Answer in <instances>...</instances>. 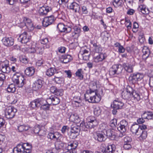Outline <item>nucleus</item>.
Returning a JSON list of instances; mask_svg holds the SVG:
<instances>
[{
    "label": "nucleus",
    "mask_w": 153,
    "mask_h": 153,
    "mask_svg": "<svg viewBox=\"0 0 153 153\" xmlns=\"http://www.w3.org/2000/svg\"><path fill=\"white\" fill-rule=\"evenodd\" d=\"M124 67L121 65H112L110 68L109 74L111 76L115 75H118L122 73L124 68L125 70L127 72L131 73L133 72V64H129V63H124Z\"/></svg>",
    "instance_id": "obj_1"
},
{
    "label": "nucleus",
    "mask_w": 153,
    "mask_h": 153,
    "mask_svg": "<svg viewBox=\"0 0 153 153\" xmlns=\"http://www.w3.org/2000/svg\"><path fill=\"white\" fill-rule=\"evenodd\" d=\"M32 146L28 143H23L18 144L14 148L13 153H30Z\"/></svg>",
    "instance_id": "obj_2"
},
{
    "label": "nucleus",
    "mask_w": 153,
    "mask_h": 153,
    "mask_svg": "<svg viewBox=\"0 0 153 153\" xmlns=\"http://www.w3.org/2000/svg\"><path fill=\"white\" fill-rule=\"evenodd\" d=\"M12 81L19 88L22 87L25 83V79L20 74L16 73L13 74L12 78Z\"/></svg>",
    "instance_id": "obj_3"
},
{
    "label": "nucleus",
    "mask_w": 153,
    "mask_h": 153,
    "mask_svg": "<svg viewBox=\"0 0 153 153\" xmlns=\"http://www.w3.org/2000/svg\"><path fill=\"white\" fill-rule=\"evenodd\" d=\"M111 136V134H109L106 133L104 132L101 131L95 133L94 134V138L96 140L100 142H102L106 140L107 136Z\"/></svg>",
    "instance_id": "obj_4"
},
{
    "label": "nucleus",
    "mask_w": 153,
    "mask_h": 153,
    "mask_svg": "<svg viewBox=\"0 0 153 153\" xmlns=\"http://www.w3.org/2000/svg\"><path fill=\"white\" fill-rule=\"evenodd\" d=\"M133 91V88L129 86H127L121 93L122 97L125 100H131Z\"/></svg>",
    "instance_id": "obj_5"
},
{
    "label": "nucleus",
    "mask_w": 153,
    "mask_h": 153,
    "mask_svg": "<svg viewBox=\"0 0 153 153\" xmlns=\"http://www.w3.org/2000/svg\"><path fill=\"white\" fill-rule=\"evenodd\" d=\"M143 75L140 73H135L131 74L128 78L129 82L133 84L141 81L143 78Z\"/></svg>",
    "instance_id": "obj_6"
},
{
    "label": "nucleus",
    "mask_w": 153,
    "mask_h": 153,
    "mask_svg": "<svg viewBox=\"0 0 153 153\" xmlns=\"http://www.w3.org/2000/svg\"><path fill=\"white\" fill-rule=\"evenodd\" d=\"M115 149V146L114 144L106 146L105 144H102L100 149L103 153H114Z\"/></svg>",
    "instance_id": "obj_7"
},
{
    "label": "nucleus",
    "mask_w": 153,
    "mask_h": 153,
    "mask_svg": "<svg viewBox=\"0 0 153 153\" xmlns=\"http://www.w3.org/2000/svg\"><path fill=\"white\" fill-rule=\"evenodd\" d=\"M17 110L12 106L7 107L5 111V116L8 119H11L13 118L15 115Z\"/></svg>",
    "instance_id": "obj_8"
},
{
    "label": "nucleus",
    "mask_w": 153,
    "mask_h": 153,
    "mask_svg": "<svg viewBox=\"0 0 153 153\" xmlns=\"http://www.w3.org/2000/svg\"><path fill=\"white\" fill-rule=\"evenodd\" d=\"M0 65L1 71L3 73H8L11 71L9 66V62L7 60L0 61Z\"/></svg>",
    "instance_id": "obj_9"
},
{
    "label": "nucleus",
    "mask_w": 153,
    "mask_h": 153,
    "mask_svg": "<svg viewBox=\"0 0 153 153\" xmlns=\"http://www.w3.org/2000/svg\"><path fill=\"white\" fill-rule=\"evenodd\" d=\"M28 33L29 32H25L20 35L18 38V41L22 43L25 44L28 42L31 38L29 36Z\"/></svg>",
    "instance_id": "obj_10"
},
{
    "label": "nucleus",
    "mask_w": 153,
    "mask_h": 153,
    "mask_svg": "<svg viewBox=\"0 0 153 153\" xmlns=\"http://www.w3.org/2000/svg\"><path fill=\"white\" fill-rule=\"evenodd\" d=\"M51 8L49 6L45 5L40 7L38 10V13L40 16H44L51 10Z\"/></svg>",
    "instance_id": "obj_11"
},
{
    "label": "nucleus",
    "mask_w": 153,
    "mask_h": 153,
    "mask_svg": "<svg viewBox=\"0 0 153 153\" xmlns=\"http://www.w3.org/2000/svg\"><path fill=\"white\" fill-rule=\"evenodd\" d=\"M87 126L88 127L90 128H94V127L98 125L97 122L95 117L93 116H90L87 118Z\"/></svg>",
    "instance_id": "obj_12"
},
{
    "label": "nucleus",
    "mask_w": 153,
    "mask_h": 153,
    "mask_svg": "<svg viewBox=\"0 0 153 153\" xmlns=\"http://www.w3.org/2000/svg\"><path fill=\"white\" fill-rule=\"evenodd\" d=\"M92 92L94 93H92L91 95H90L89 102L92 103L99 102L101 100L100 95L96 91H92Z\"/></svg>",
    "instance_id": "obj_13"
},
{
    "label": "nucleus",
    "mask_w": 153,
    "mask_h": 153,
    "mask_svg": "<svg viewBox=\"0 0 153 153\" xmlns=\"http://www.w3.org/2000/svg\"><path fill=\"white\" fill-rule=\"evenodd\" d=\"M55 20V18L53 15L44 18L42 24L44 27H47L52 24Z\"/></svg>",
    "instance_id": "obj_14"
},
{
    "label": "nucleus",
    "mask_w": 153,
    "mask_h": 153,
    "mask_svg": "<svg viewBox=\"0 0 153 153\" xmlns=\"http://www.w3.org/2000/svg\"><path fill=\"white\" fill-rule=\"evenodd\" d=\"M3 44L7 47H10L13 45L14 43L13 39L11 37H5L2 39Z\"/></svg>",
    "instance_id": "obj_15"
},
{
    "label": "nucleus",
    "mask_w": 153,
    "mask_h": 153,
    "mask_svg": "<svg viewBox=\"0 0 153 153\" xmlns=\"http://www.w3.org/2000/svg\"><path fill=\"white\" fill-rule=\"evenodd\" d=\"M47 137L51 140L56 141L60 139L61 135L58 132L53 131L49 132Z\"/></svg>",
    "instance_id": "obj_16"
},
{
    "label": "nucleus",
    "mask_w": 153,
    "mask_h": 153,
    "mask_svg": "<svg viewBox=\"0 0 153 153\" xmlns=\"http://www.w3.org/2000/svg\"><path fill=\"white\" fill-rule=\"evenodd\" d=\"M106 54L104 53H101L97 55L94 54L93 56V59L95 62L98 63L101 62L105 59L107 57Z\"/></svg>",
    "instance_id": "obj_17"
},
{
    "label": "nucleus",
    "mask_w": 153,
    "mask_h": 153,
    "mask_svg": "<svg viewBox=\"0 0 153 153\" xmlns=\"http://www.w3.org/2000/svg\"><path fill=\"white\" fill-rule=\"evenodd\" d=\"M57 28L59 31L61 32L69 33L71 30V28L68 26H65L62 23H59L57 25Z\"/></svg>",
    "instance_id": "obj_18"
},
{
    "label": "nucleus",
    "mask_w": 153,
    "mask_h": 153,
    "mask_svg": "<svg viewBox=\"0 0 153 153\" xmlns=\"http://www.w3.org/2000/svg\"><path fill=\"white\" fill-rule=\"evenodd\" d=\"M43 81L41 79H38L35 81L33 85L32 88L34 90L37 91L40 90L42 86Z\"/></svg>",
    "instance_id": "obj_19"
},
{
    "label": "nucleus",
    "mask_w": 153,
    "mask_h": 153,
    "mask_svg": "<svg viewBox=\"0 0 153 153\" xmlns=\"http://www.w3.org/2000/svg\"><path fill=\"white\" fill-rule=\"evenodd\" d=\"M139 127V126L137 124H133L131 127V131L133 134L139 136L141 133V129H140Z\"/></svg>",
    "instance_id": "obj_20"
},
{
    "label": "nucleus",
    "mask_w": 153,
    "mask_h": 153,
    "mask_svg": "<svg viewBox=\"0 0 153 153\" xmlns=\"http://www.w3.org/2000/svg\"><path fill=\"white\" fill-rule=\"evenodd\" d=\"M124 105V103L118 99H117L113 102V108L116 109H121Z\"/></svg>",
    "instance_id": "obj_21"
},
{
    "label": "nucleus",
    "mask_w": 153,
    "mask_h": 153,
    "mask_svg": "<svg viewBox=\"0 0 153 153\" xmlns=\"http://www.w3.org/2000/svg\"><path fill=\"white\" fill-rule=\"evenodd\" d=\"M69 7L70 9L72 10L74 12L80 13V6L79 4L75 2L71 3Z\"/></svg>",
    "instance_id": "obj_22"
},
{
    "label": "nucleus",
    "mask_w": 153,
    "mask_h": 153,
    "mask_svg": "<svg viewBox=\"0 0 153 153\" xmlns=\"http://www.w3.org/2000/svg\"><path fill=\"white\" fill-rule=\"evenodd\" d=\"M55 74H62V73L60 71H59L55 68L54 67L49 68L46 71V75L49 76H51Z\"/></svg>",
    "instance_id": "obj_23"
},
{
    "label": "nucleus",
    "mask_w": 153,
    "mask_h": 153,
    "mask_svg": "<svg viewBox=\"0 0 153 153\" xmlns=\"http://www.w3.org/2000/svg\"><path fill=\"white\" fill-rule=\"evenodd\" d=\"M71 136H72L74 134H78L80 131L79 126L76 123H74L71 126Z\"/></svg>",
    "instance_id": "obj_24"
},
{
    "label": "nucleus",
    "mask_w": 153,
    "mask_h": 153,
    "mask_svg": "<svg viewBox=\"0 0 153 153\" xmlns=\"http://www.w3.org/2000/svg\"><path fill=\"white\" fill-rule=\"evenodd\" d=\"M23 21L25 25L28 30H31L33 29V24L30 19L27 18H25L24 19Z\"/></svg>",
    "instance_id": "obj_25"
},
{
    "label": "nucleus",
    "mask_w": 153,
    "mask_h": 153,
    "mask_svg": "<svg viewBox=\"0 0 153 153\" xmlns=\"http://www.w3.org/2000/svg\"><path fill=\"white\" fill-rule=\"evenodd\" d=\"M72 59V56L70 55H64L62 56L60 58V61L64 63H67L70 62Z\"/></svg>",
    "instance_id": "obj_26"
},
{
    "label": "nucleus",
    "mask_w": 153,
    "mask_h": 153,
    "mask_svg": "<svg viewBox=\"0 0 153 153\" xmlns=\"http://www.w3.org/2000/svg\"><path fill=\"white\" fill-rule=\"evenodd\" d=\"M47 99L50 102V104H52L53 105H57L59 104L60 102L59 98L55 96H51Z\"/></svg>",
    "instance_id": "obj_27"
},
{
    "label": "nucleus",
    "mask_w": 153,
    "mask_h": 153,
    "mask_svg": "<svg viewBox=\"0 0 153 153\" xmlns=\"http://www.w3.org/2000/svg\"><path fill=\"white\" fill-rule=\"evenodd\" d=\"M140 99V97L139 94L133 89V91L131 94V100L134 102H136L139 101Z\"/></svg>",
    "instance_id": "obj_28"
},
{
    "label": "nucleus",
    "mask_w": 153,
    "mask_h": 153,
    "mask_svg": "<svg viewBox=\"0 0 153 153\" xmlns=\"http://www.w3.org/2000/svg\"><path fill=\"white\" fill-rule=\"evenodd\" d=\"M137 9L139 11L141 12L143 14H149L148 8L146 7V5L144 4H141L139 5Z\"/></svg>",
    "instance_id": "obj_29"
},
{
    "label": "nucleus",
    "mask_w": 153,
    "mask_h": 153,
    "mask_svg": "<svg viewBox=\"0 0 153 153\" xmlns=\"http://www.w3.org/2000/svg\"><path fill=\"white\" fill-rule=\"evenodd\" d=\"M70 121L75 123H78L80 121V119L77 114H71L69 118Z\"/></svg>",
    "instance_id": "obj_30"
},
{
    "label": "nucleus",
    "mask_w": 153,
    "mask_h": 153,
    "mask_svg": "<svg viewBox=\"0 0 153 153\" xmlns=\"http://www.w3.org/2000/svg\"><path fill=\"white\" fill-rule=\"evenodd\" d=\"M80 54L82 55L83 59L85 60H87L89 59V54L88 53V51L84 49L80 51Z\"/></svg>",
    "instance_id": "obj_31"
},
{
    "label": "nucleus",
    "mask_w": 153,
    "mask_h": 153,
    "mask_svg": "<svg viewBox=\"0 0 153 153\" xmlns=\"http://www.w3.org/2000/svg\"><path fill=\"white\" fill-rule=\"evenodd\" d=\"M35 69L33 67H30L27 68L25 71V74L28 76H32L34 73Z\"/></svg>",
    "instance_id": "obj_32"
},
{
    "label": "nucleus",
    "mask_w": 153,
    "mask_h": 153,
    "mask_svg": "<svg viewBox=\"0 0 153 153\" xmlns=\"http://www.w3.org/2000/svg\"><path fill=\"white\" fill-rule=\"evenodd\" d=\"M141 117L144 119L151 120L153 118V114L152 112H145L142 115Z\"/></svg>",
    "instance_id": "obj_33"
},
{
    "label": "nucleus",
    "mask_w": 153,
    "mask_h": 153,
    "mask_svg": "<svg viewBox=\"0 0 153 153\" xmlns=\"http://www.w3.org/2000/svg\"><path fill=\"white\" fill-rule=\"evenodd\" d=\"M142 52L143 53V58L145 59L147 58L150 54L149 49L147 47L144 46L142 49Z\"/></svg>",
    "instance_id": "obj_34"
},
{
    "label": "nucleus",
    "mask_w": 153,
    "mask_h": 153,
    "mask_svg": "<svg viewBox=\"0 0 153 153\" xmlns=\"http://www.w3.org/2000/svg\"><path fill=\"white\" fill-rule=\"evenodd\" d=\"M91 43L92 44L94 47L95 51L97 53H100L102 51V48L100 45H97V43H95L94 41L91 42Z\"/></svg>",
    "instance_id": "obj_35"
},
{
    "label": "nucleus",
    "mask_w": 153,
    "mask_h": 153,
    "mask_svg": "<svg viewBox=\"0 0 153 153\" xmlns=\"http://www.w3.org/2000/svg\"><path fill=\"white\" fill-rule=\"evenodd\" d=\"M29 127L25 125H21L17 126V130L19 132H23L28 130Z\"/></svg>",
    "instance_id": "obj_36"
},
{
    "label": "nucleus",
    "mask_w": 153,
    "mask_h": 153,
    "mask_svg": "<svg viewBox=\"0 0 153 153\" xmlns=\"http://www.w3.org/2000/svg\"><path fill=\"white\" fill-rule=\"evenodd\" d=\"M63 146V144L60 141H57L55 142V149L57 151V152H56L55 153H57Z\"/></svg>",
    "instance_id": "obj_37"
},
{
    "label": "nucleus",
    "mask_w": 153,
    "mask_h": 153,
    "mask_svg": "<svg viewBox=\"0 0 153 153\" xmlns=\"http://www.w3.org/2000/svg\"><path fill=\"white\" fill-rule=\"evenodd\" d=\"M97 87V81H92L90 83L89 90H91L94 91H96Z\"/></svg>",
    "instance_id": "obj_38"
},
{
    "label": "nucleus",
    "mask_w": 153,
    "mask_h": 153,
    "mask_svg": "<svg viewBox=\"0 0 153 153\" xmlns=\"http://www.w3.org/2000/svg\"><path fill=\"white\" fill-rule=\"evenodd\" d=\"M51 105L50 102L47 99L46 103H44L42 106H41L40 108L41 109L44 110H49Z\"/></svg>",
    "instance_id": "obj_39"
},
{
    "label": "nucleus",
    "mask_w": 153,
    "mask_h": 153,
    "mask_svg": "<svg viewBox=\"0 0 153 153\" xmlns=\"http://www.w3.org/2000/svg\"><path fill=\"white\" fill-rule=\"evenodd\" d=\"M83 72L82 69H78L75 73L76 76L78 77L80 79H82L83 78Z\"/></svg>",
    "instance_id": "obj_40"
},
{
    "label": "nucleus",
    "mask_w": 153,
    "mask_h": 153,
    "mask_svg": "<svg viewBox=\"0 0 153 153\" xmlns=\"http://www.w3.org/2000/svg\"><path fill=\"white\" fill-rule=\"evenodd\" d=\"M92 91L91 90H87L86 93L84 94V98L86 101H88L89 102V98L90 97V95H91L92 93H94V92H92Z\"/></svg>",
    "instance_id": "obj_41"
},
{
    "label": "nucleus",
    "mask_w": 153,
    "mask_h": 153,
    "mask_svg": "<svg viewBox=\"0 0 153 153\" xmlns=\"http://www.w3.org/2000/svg\"><path fill=\"white\" fill-rule=\"evenodd\" d=\"M78 143L76 141H71L68 143V146H70L71 148V149H76L78 146Z\"/></svg>",
    "instance_id": "obj_42"
},
{
    "label": "nucleus",
    "mask_w": 153,
    "mask_h": 153,
    "mask_svg": "<svg viewBox=\"0 0 153 153\" xmlns=\"http://www.w3.org/2000/svg\"><path fill=\"white\" fill-rule=\"evenodd\" d=\"M38 106V107L42 106L44 103H46L47 100H46L42 98H37L36 99Z\"/></svg>",
    "instance_id": "obj_43"
},
{
    "label": "nucleus",
    "mask_w": 153,
    "mask_h": 153,
    "mask_svg": "<svg viewBox=\"0 0 153 153\" xmlns=\"http://www.w3.org/2000/svg\"><path fill=\"white\" fill-rule=\"evenodd\" d=\"M54 80L57 83L59 84L63 83L64 82V78L62 77L57 76H55Z\"/></svg>",
    "instance_id": "obj_44"
},
{
    "label": "nucleus",
    "mask_w": 153,
    "mask_h": 153,
    "mask_svg": "<svg viewBox=\"0 0 153 153\" xmlns=\"http://www.w3.org/2000/svg\"><path fill=\"white\" fill-rule=\"evenodd\" d=\"M100 128L102 130V131L104 132L105 133L108 134V132L110 131H107V124L105 123H103L100 125Z\"/></svg>",
    "instance_id": "obj_45"
},
{
    "label": "nucleus",
    "mask_w": 153,
    "mask_h": 153,
    "mask_svg": "<svg viewBox=\"0 0 153 153\" xmlns=\"http://www.w3.org/2000/svg\"><path fill=\"white\" fill-rule=\"evenodd\" d=\"M139 135L140 139L141 140H142L145 139L147 137V132L145 131H142Z\"/></svg>",
    "instance_id": "obj_46"
},
{
    "label": "nucleus",
    "mask_w": 153,
    "mask_h": 153,
    "mask_svg": "<svg viewBox=\"0 0 153 153\" xmlns=\"http://www.w3.org/2000/svg\"><path fill=\"white\" fill-rule=\"evenodd\" d=\"M127 128L120 124H118L117 125L118 130L122 133L125 132L126 131Z\"/></svg>",
    "instance_id": "obj_47"
},
{
    "label": "nucleus",
    "mask_w": 153,
    "mask_h": 153,
    "mask_svg": "<svg viewBox=\"0 0 153 153\" xmlns=\"http://www.w3.org/2000/svg\"><path fill=\"white\" fill-rule=\"evenodd\" d=\"M16 90L14 85L11 84L9 85L7 88V91L9 92L13 93Z\"/></svg>",
    "instance_id": "obj_48"
},
{
    "label": "nucleus",
    "mask_w": 153,
    "mask_h": 153,
    "mask_svg": "<svg viewBox=\"0 0 153 153\" xmlns=\"http://www.w3.org/2000/svg\"><path fill=\"white\" fill-rule=\"evenodd\" d=\"M87 125V123H86L85 124L84 123H81L80 124V130L83 131H86L87 129L88 128H91L90 127H88Z\"/></svg>",
    "instance_id": "obj_49"
},
{
    "label": "nucleus",
    "mask_w": 153,
    "mask_h": 153,
    "mask_svg": "<svg viewBox=\"0 0 153 153\" xmlns=\"http://www.w3.org/2000/svg\"><path fill=\"white\" fill-rule=\"evenodd\" d=\"M29 106L32 108H35L36 107H38L36 99L30 102L29 104Z\"/></svg>",
    "instance_id": "obj_50"
},
{
    "label": "nucleus",
    "mask_w": 153,
    "mask_h": 153,
    "mask_svg": "<svg viewBox=\"0 0 153 153\" xmlns=\"http://www.w3.org/2000/svg\"><path fill=\"white\" fill-rule=\"evenodd\" d=\"M102 111L101 110L100 107H96L94 110V114L96 116H98L100 114Z\"/></svg>",
    "instance_id": "obj_51"
},
{
    "label": "nucleus",
    "mask_w": 153,
    "mask_h": 153,
    "mask_svg": "<svg viewBox=\"0 0 153 153\" xmlns=\"http://www.w3.org/2000/svg\"><path fill=\"white\" fill-rule=\"evenodd\" d=\"M63 94V91L62 89H56L54 94L57 96H62Z\"/></svg>",
    "instance_id": "obj_52"
},
{
    "label": "nucleus",
    "mask_w": 153,
    "mask_h": 153,
    "mask_svg": "<svg viewBox=\"0 0 153 153\" xmlns=\"http://www.w3.org/2000/svg\"><path fill=\"white\" fill-rule=\"evenodd\" d=\"M44 52V48L42 47H37L36 48V53L38 54L42 55Z\"/></svg>",
    "instance_id": "obj_53"
},
{
    "label": "nucleus",
    "mask_w": 153,
    "mask_h": 153,
    "mask_svg": "<svg viewBox=\"0 0 153 153\" xmlns=\"http://www.w3.org/2000/svg\"><path fill=\"white\" fill-rule=\"evenodd\" d=\"M19 60L21 62L26 63L28 62L27 58L24 56H19Z\"/></svg>",
    "instance_id": "obj_54"
},
{
    "label": "nucleus",
    "mask_w": 153,
    "mask_h": 153,
    "mask_svg": "<svg viewBox=\"0 0 153 153\" xmlns=\"http://www.w3.org/2000/svg\"><path fill=\"white\" fill-rule=\"evenodd\" d=\"M124 143H130L132 141L131 138L128 136H126L124 138Z\"/></svg>",
    "instance_id": "obj_55"
},
{
    "label": "nucleus",
    "mask_w": 153,
    "mask_h": 153,
    "mask_svg": "<svg viewBox=\"0 0 153 153\" xmlns=\"http://www.w3.org/2000/svg\"><path fill=\"white\" fill-rule=\"evenodd\" d=\"M139 27L138 24L136 22H134L133 23V28L132 31L134 33H136L137 31V29Z\"/></svg>",
    "instance_id": "obj_56"
},
{
    "label": "nucleus",
    "mask_w": 153,
    "mask_h": 153,
    "mask_svg": "<svg viewBox=\"0 0 153 153\" xmlns=\"http://www.w3.org/2000/svg\"><path fill=\"white\" fill-rule=\"evenodd\" d=\"M117 120L116 119H113L111 120L110 122V126L112 127H114L116 126L117 124Z\"/></svg>",
    "instance_id": "obj_57"
},
{
    "label": "nucleus",
    "mask_w": 153,
    "mask_h": 153,
    "mask_svg": "<svg viewBox=\"0 0 153 153\" xmlns=\"http://www.w3.org/2000/svg\"><path fill=\"white\" fill-rule=\"evenodd\" d=\"M39 41L42 45H47L49 42L48 39L47 38H43L40 39Z\"/></svg>",
    "instance_id": "obj_58"
},
{
    "label": "nucleus",
    "mask_w": 153,
    "mask_h": 153,
    "mask_svg": "<svg viewBox=\"0 0 153 153\" xmlns=\"http://www.w3.org/2000/svg\"><path fill=\"white\" fill-rule=\"evenodd\" d=\"M122 3V0H114L113 4L116 7L120 6L121 5Z\"/></svg>",
    "instance_id": "obj_59"
},
{
    "label": "nucleus",
    "mask_w": 153,
    "mask_h": 153,
    "mask_svg": "<svg viewBox=\"0 0 153 153\" xmlns=\"http://www.w3.org/2000/svg\"><path fill=\"white\" fill-rule=\"evenodd\" d=\"M131 147V144L130 143H124L123 145V148L126 150H128Z\"/></svg>",
    "instance_id": "obj_60"
},
{
    "label": "nucleus",
    "mask_w": 153,
    "mask_h": 153,
    "mask_svg": "<svg viewBox=\"0 0 153 153\" xmlns=\"http://www.w3.org/2000/svg\"><path fill=\"white\" fill-rule=\"evenodd\" d=\"M46 131L44 130L41 128L38 134L40 136H44L45 135Z\"/></svg>",
    "instance_id": "obj_61"
},
{
    "label": "nucleus",
    "mask_w": 153,
    "mask_h": 153,
    "mask_svg": "<svg viewBox=\"0 0 153 153\" xmlns=\"http://www.w3.org/2000/svg\"><path fill=\"white\" fill-rule=\"evenodd\" d=\"M69 0H59L58 2L60 5L62 4L65 5L68 2Z\"/></svg>",
    "instance_id": "obj_62"
},
{
    "label": "nucleus",
    "mask_w": 153,
    "mask_h": 153,
    "mask_svg": "<svg viewBox=\"0 0 153 153\" xmlns=\"http://www.w3.org/2000/svg\"><path fill=\"white\" fill-rule=\"evenodd\" d=\"M68 130V127L66 126H64L61 129V131L62 133H65Z\"/></svg>",
    "instance_id": "obj_63"
},
{
    "label": "nucleus",
    "mask_w": 153,
    "mask_h": 153,
    "mask_svg": "<svg viewBox=\"0 0 153 153\" xmlns=\"http://www.w3.org/2000/svg\"><path fill=\"white\" fill-rule=\"evenodd\" d=\"M149 85L151 87L153 88V77H150L149 81Z\"/></svg>",
    "instance_id": "obj_64"
}]
</instances>
